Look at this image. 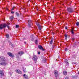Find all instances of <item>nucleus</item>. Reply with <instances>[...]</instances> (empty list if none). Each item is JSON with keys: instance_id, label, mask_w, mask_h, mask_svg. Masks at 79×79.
<instances>
[{"instance_id": "dca6fc26", "label": "nucleus", "mask_w": 79, "mask_h": 79, "mask_svg": "<svg viewBox=\"0 0 79 79\" xmlns=\"http://www.w3.org/2000/svg\"><path fill=\"white\" fill-rule=\"evenodd\" d=\"M53 39H52L50 41V44H52L53 43Z\"/></svg>"}, {"instance_id": "6ab92c4d", "label": "nucleus", "mask_w": 79, "mask_h": 79, "mask_svg": "<svg viewBox=\"0 0 79 79\" xmlns=\"http://www.w3.org/2000/svg\"><path fill=\"white\" fill-rule=\"evenodd\" d=\"M71 32L72 34H74V29H72L71 30Z\"/></svg>"}, {"instance_id": "393cba45", "label": "nucleus", "mask_w": 79, "mask_h": 79, "mask_svg": "<svg viewBox=\"0 0 79 79\" xmlns=\"http://www.w3.org/2000/svg\"><path fill=\"white\" fill-rule=\"evenodd\" d=\"M16 28H18V27H19V25H16Z\"/></svg>"}, {"instance_id": "f257e3e1", "label": "nucleus", "mask_w": 79, "mask_h": 79, "mask_svg": "<svg viewBox=\"0 0 79 79\" xmlns=\"http://www.w3.org/2000/svg\"><path fill=\"white\" fill-rule=\"evenodd\" d=\"M10 23H7V24L6 23H4L3 24H1L0 25V29H2L3 28H5L7 26L8 29L10 28V27L8 26L9 25H10Z\"/></svg>"}, {"instance_id": "4468645a", "label": "nucleus", "mask_w": 79, "mask_h": 79, "mask_svg": "<svg viewBox=\"0 0 79 79\" xmlns=\"http://www.w3.org/2000/svg\"><path fill=\"white\" fill-rule=\"evenodd\" d=\"M0 75L1 76H3L4 75V73H3V72L0 71Z\"/></svg>"}, {"instance_id": "7c9ffc66", "label": "nucleus", "mask_w": 79, "mask_h": 79, "mask_svg": "<svg viewBox=\"0 0 79 79\" xmlns=\"http://www.w3.org/2000/svg\"><path fill=\"white\" fill-rule=\"evenodd\" d=\"M6 10H8V8H6Z\"/></svg>"}, {"instance_id": "423d86ee", "label": "nucleus", "mask_w": 79, "mask_h": 79, "mask_svg": "<svg viewBox=\"0 0 79 79\" xmlns=\"http://www.w3.org/2000/svg\"><path fill=\"white\" fill-rule=\"evenodd\" d=\"M5 57L3 56H1L0 57V60L1 62L2 61H5Z\"/></svg>"}, {"instance_id": "1a4fd4ad", "label": "nucleus", "mask_w": 79, "mask_h": 79, "mask_svg": "<svg viewBox=\"0 0 79 79\" xmlns=\"http://www.w3.org/2000/svg\"><path fill=\"white\" fill-rule=\"evenodd\" d=\"M15 72L16 73H18V74H22V72L21 71V70H15Z\"/></svg>"}, {"instance_id": "ddd939ff", "label": "nucleus", "mask_w": 79, "mask_h": 79, "mask_svg": "<svg viewBox=\"0 0 79 79\" xmlns=\"http://www.w3.org/2000/svg\"><path fill=\"white\" fill-rule=\"evenodd\" d=\"M19 55H23L24 54V52H23L21 51L18 52Z\"/></svg>"}, {"instance_id": "0eeeda50", "label": "nucleus", "mask_w": 79, "mask_h": 79, "mask_svg": "<svg viewBox=\"0 0 79 79\" xmlns=\"http://www.w3.org/2000/svg\"><path fill=\"white\" fill-rule=\"evenodd\" d=\"M67 10L68 11L70 12V13H72V12H73V10L70 8H68Z\"/></svg>"}, {"instance_id": "f3484780", "label": "nucleus", "mask_w": 79, "mask_h": 79, "mask_svg": "<svg viewBox=\"0 0 79 79\" xmlns=\"http://www.w3.org/2000/svg\"><path fill=\"white\" fill-rule=\"evenodd\" d=\"M65 63H66L67 65L69 64V63H68V61L67 60H66V61H65Z\"/></svg>"}, {"instance_id": "bb28decb", "label": "nucleus", "mask_w": 79, "mask_h": 79, "mask_svg": "<svg viewBox=\"0 0 79 79\" xmlns=\"http://www.w3.org/2000/svg\"><path fill=\"white\" fill-rule=\"evenodd\" d=\"M14 13H15V12H14L12 11V10H11V13L13 14Z\"/></svg>"}, {"instance_id": "412c9836", "label": "nucleus", "mask_w": 79, "mask_h": 79, "mask_svg": "<svg viewBox=\"0 0 79 79\" xmlns=\"http://www.w3.org/2000/svg\"><path fill=\"white\" fill-rule=\"evenodd\" d=\"M76 25L78 26L79 25V22H77L76 23Z\"/></svg>"}, {"instance_id": "f704fd0d", "label": "nucleus", "mask_w": 79, "mask_h": 79, "mask_svg": "<svg viewBox=\"0 0 79 79\" xmlns=\"http://www.w3.org/2000/svg\"><path fill=\"white\" fill-rule=\"evenodd\" d=\"M78 74H79V71L78 72Z\"/></svg>"}, {"instance_id": "aec40b11", "label": "nucleus", "mask_w": 79, "mask_h": 79, "mask_svg": "<svg viewBox=\"0 0 79 79\" xmlns=\"http://www.w3.org/2000/svg\"><path fill=\"white\" fill-rule=\"evenodd\" d=\"M64 36L65 37V40H67V38L68 37V35H65Z\"/></svg>"}, {"instance_id": "2eb2a0df", "label": "nucleus", "mask_w": 79, "mask_h": 79, "mask_svg": "<svg viewBox=\"0 0 79 79\" xmlns=\"http://www.w3.org/2000/svg\"><path fill=\"white\" fill-rule=\"evenodd\" d=\"M63 74L64 75H67V72H66V71H64L63 72Z\"/></svg>"}, {"instance_id": "f8f14e48", "label": "nucleus", "mask_w": 79, "mask_h": 79, "mask_svg": "<svg viewBox=\"0 0 79 79\" xmlns=\"http://www.w3.org/2000/svg\"><path fill=\"white\" fill-rule=\"evenodd\" d=\"M23 77L24 78H25V79H29V77H28V76L26 74H24L23 75Z\"/></svg>"}, {"instance_id": "a211bd4d", "label": "nucleus", "mask_w": 79, "mask_h": 79, "mask_svg": "<svg viewBox=\"0 0 79 79\" xmlns=\"http://www.w3.org/2000/svg\"><path fill=\"white\" fill-rule=\"evenodd\" d=\"M13 16H10V20H13Z\"/></svg>"}, {"instance_id": "b1692460", "label": "nucleus", "mask_w": 79, "mask_h": 79, "mask_svg": "<svg viewBox=\"0 0 79 79\" xmlns=\"http://www.w3.org/2000/svg\"><path fill=\"white\" fill-rule=\"evenodd\" d=\"M35 43L36 44H37V40H35Z\"/></svg>"}, {"instance_id": "9d476101", "label": "nucleus", "mask_w": 79, "mask_h": 79, "mask_svg": "<svg viewBox=\"0 0 79 79\" xmlns=\"http://www.w3.org/2000/svg\"><path fill=\"white\" fill-rule=\"evenodd\" d=\"M8 55L11 57H13L14 56V55H12V53H11L10 52H9L7 53Z\"/></svg>"}, {"instance_id": "f03ea898", "label": "nucleus", "mask_w": 79, "mask_h": 79, "mask_svg": "<svg viewBox=\"0 0 79 79\" xmlns=\"http://www.w3.org/2000/svg\"><path fill=\"white\" fill-rule=\"evenodd\" d=\"M37 59H38V57L37 56L35 55H34L33 57V60H34L35 63H36V61L37 60Z\"/></svg>"}, {"instance_id": "72a5a7b5", "label": "nucleus", "mask_w": 79, "mask_h": 79, "mask_svg": "<svg viewBox=\"0 0 79 79\" xmlns=\"http://www.w3.org/2000/svg\"><path fill=\"white\" fill-rule=\"evenodd\" d=\"M65 79H68V77H66Z\"/></svg>"}, {"instance_id": "9b49d317", "label": "nucleus", "mask_w": 79, "mask_h": 79, "mask_svg": "<svg viewBox=\"0 0 79 79\" xmlns=\"http://www.w3.org/2000/svg\"><path fill=\"white\" fill-rule=\"evenodd\" d=\"M28 26L29 27H31V20H29L28 21Z\"/></svg>"}, {"instance_id": "c9c22d12", "label": "nucleus", "mask_w": 79, "mask_h": 79, "mask_svg": "<svg viewBox=\"0 0 79 79\" xmlns=\"http://www.w3.org/2000/svg\"><path fill=\"white\" fill-rule=\"evenodd\" d=\"M28 1H31V0H28Z\"/></svg>"}, {"instance_id": "4be33fe9", "label": "nucleus", "mask_w": 79, "mask_h": 79, "mask_svg": "<svg viewBox=\"0 0 79 79\" xmlns=\"http://www.w3.org/2000/svg\"><path fill=\"white\" fill-rule=\"evenodd\" d=\"M16 15L17 16H19V13H18V12H16Z\"/></svg>"}, {"instance_id": "2f4dec72", "label": "nucleus", "mask_w": 79, "mask_h": 79, "mask_svg": "<svg viewBox=\"0 0 79 79\" xmlns=\"http://www.w3.org/2000/svg\"><path fill=\"white\" fill-rule=\"evenodd\" d=\"M23 72L24 73H26V70H23Z\"/></svg>"}, {"instance_id": "c756f323", "label": "nucleus", "mask_w": 79, "mask_h": 79, "mask_svg": "<svg viewBox=\"0 0 79 79\" xmlns=\"http://www.w3.org/2000/svg\"><path fill=\"white\" fill-rule=\"evenodd\" d=\"M38 54L39 55H40V52H38Z\"/></svg>"}, {"instance_id": "a878e982", "label": "nucleus", "mask_w": 79, "mask_h": 79, "mask_svg": "<svg viewBox=\"0 0 79 79\" xmlns=\"http://www.w3.org/2000/svg\"><path fill=\"white\" fill-rule=\"evenodd\" d=\"M33 40H34V38H31V40H32V41H33Z\"/></svg>"}, {"instance_id": "473e14b6", "label": "nucleus", "mask_w": 79, "mask_h": 79, "mask_svg": "<svg viewBox=\"0 0 79 79\" xmlns=\"http://www.w3.org/2000/svg\"><path fill=\"white\" fill-rule=\"evenodd\" d=\"M65 51H67V48H66L65 49Z\"/></svg>"}, {"instance_id": "c85d7f7f", "label": "nucleus", "mask_w": 79, "mask_h": 79, "mask_svg": "<svg viewBox=\"0 0 79 79\" xmlns=\"http://www.w3.org/2000/svg\"><path fill=\"white\" fill-rule=\"evenodd\" d=\"M65 29H68V27H65Z\"/></svg>"}, {"instance_id": "7ed1b4c3", "label": "nucleus", "mask_w": 79, "mask_h": 79, "mask_svg": "<svg viewBox=\"0 0 79 79\" xmlns=\"http://www.w3.org/2000/svg\"><path fill=\"white\" fill-rule=\"evenodd\" d=\"M0 64H1V65H2L3 66H5V65H6V64H7V63H6L5 60L4 61H2L1 62V63H0Z\"/></svg>"}, {"instance_id": "cd10ccee", "label": "nucleus", "mask_w": 79, "mask_h": 79, "mask_svg": "<svg viewBox=\"0 0 79 79\" xmlns=\"http://www.w3.org/2000/svg\"><path fill=\"white\" fill-rule=\"evenodd\" d=\"M15 7H14L13 8H12V9H11V11H13V10H14V8Z\"/></svg>"}, {"instance_id": "20e7f679", "label": "nucleus", "mask_w": 79, "mask_h": 79, "mask_svg": "<svg viewBox=\"0 0 79 79\" xmlns=\"http://www.w3.org/2000/svg\"><path fill=\"white\" fill-rule=\"evenodd\" d=\"M54 73L55 75V76L56 77H58V71L57 70H55L54 72Z\"/></svg>"}, {"instance_id": "39448f33", "label": "nucleus", "mask_w": 79, "mask_h": 79, "mask_svg": "<svg viewBox=\"0 0 79 79\" xmlns=\"http://www.w3.org/2000/svg\"><path fill=\"white\" fill-rule=\"evenodd\" d=\"M36 25L38 27L39 30H41V29H42L43 27L40 25L39 23H36Z\"/></svg>"}, {"instance_id": "6e6552de", "label": "nucleus", "mask_w": 79, "mask_h": 79, "mask_svg": "<svg viewBox=\"0 0 79 79\" xmlns=\"http://www.w3.org/2000/svg\"><path fill=\"white\" fill-rule=\"evenodd\" d=\"M38 48L39 49H40V50H42V51H44V49L43 48L42 46L41 45L38 46Z\"/></svg>"}, {"instance_id": "5701e85b", "label": "nucleus", "mask_w": 79, "mask_h": 79, "mask_svg": "<svg viewBox=\"0 0 79 79\" xmlns=\"http://www.w3.org/2000/svg\"><path fill=\"white\" fill-rule=\"evenodd\" d=\"M6 38H8L9 37V35L8 34H6Z\"/></svg>"}]
</instances>
